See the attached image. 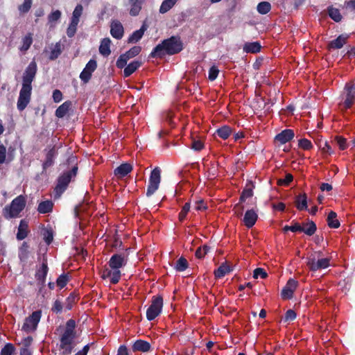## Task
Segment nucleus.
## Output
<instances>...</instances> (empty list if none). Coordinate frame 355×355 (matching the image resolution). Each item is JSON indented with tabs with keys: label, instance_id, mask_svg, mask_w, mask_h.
I'll return each instance as SVG.
<instances>
[{
	"label": "nucleus",
	"instance_id": "f257e3e1",
	"mask_svg": "<svg viewBox=\"0 0 355 355\" xmlns=\"http://www.w3.org/2000/svg\"><path fill=\"white\" fill-rule=\"evenodd\" d=\"M130 250V248H126L123 252L112 255L107 263L109 268L103 269L101 272L102 279L109 278L112 284H116L119 282L121 277L120 268L126 266Z\"/></svg>",
	"mask_w": 355,
	"mask_h": 355
},
{
	"label": "nucleus",
	"instance_id": "f03ea898",
	"mask_svg": "<svg viewBox=\"0 0 355 355\" xmlns=\"http://www.w3.org/2000/svg\"><path fill=\"white\" fill-rule=\"evenodd\" d=\"M183 49V44L180 37L171 36L164 40L162 43L157 44L150 54V58H162L166 55H175Z\"/></svg>",
	"mask_w": 355,
	"mask_h": 355
},
{
	"label": "nucleus",
	"instance_id": "7ed1b4c3",
	"mask_svg": "<svg viewBox=\"0 0 355 355\" xmlns=\"http://www.w3.org/2000/svg\"><path fill=\"white\" fill-rule=\"evenodd\" d=\"M76 157L71 156L67 159L69 163H75L70 170L62 173L57 179V184L54 188V197L59 198L67 190L71 181L76 178L78 173V165Z\"/></svg>",
	"mask_w": 355,
	"mask_h": 355
},
{
	"label": "nucleus",
	"instance_id": "20e7f679",
	"mask_svg": "<svg viewBox=\"0 0 355 355\" xmlns=\"http://www.w3.org/2000/svg\"><path fill=\"white\" fill-rule=\"evenodd\" d=\"M76 321L73 319H69L66 322L65 329L60 338L62 355H69L73 349V343L76 337Z\"/></svg>",
	"mask_w": 355,
	"mask_h": 355
},
{
	"label": "nucleus",
	"instance_id": "39448f33",
	"mask_svg": "<svg viewBox=\"0 0 355 355\" xmlns=\"http://www.w3.org/2000/svg\"><path fill=\"white\" fill-rule=\"evenodd\" d=\"M26 205V196L24 195H19L14 198L9 205H6L3 208V216L6 219L16 218L24 210Z\"/></svg>",
	"mask_w": 355,
	"mask_h": 355
},
{
	"label": "nucleus",
	"instance_id": "423d86ee",
	"mask_svg": "<svg viewBox=\"0 0 355 355\" xmlns=\"http://www.w3.org/2000/svg\"><path fill=\"white\" fill-rule=\"evenodd\" d=\"M322 254L321 251L314 252L306 258V265L311 271H317L325 269L330 266V259L320 258Z\"/></svg>",
	"mask_w": 355,
	"mask_h": 355
},
{
	"label": "nucleus",
	"instance_id": "0eeeda50",
	"mask_svg": "<svg viewBox=\"0 0 355 355\" xmlns=\"http://www.w3.org/2000/svg\"><path fill=\"white\" fill-rule=\"evenodd\" d=\"M163 307V297L161 295H155L152 298L151 304L146 311V318L151 321L155 319L162 312Z\"/></svg>",
	"mask_w": 355,
	"mask_h": 355
},
{
	"label": "nucleus",
	"instance_id": "6e6552de",
	"mask_svg": "<svg viewBox=\"0 0 355 355\" xmlns=\"http://www.w3.org/2000/svg\"><path fill=\"white\" fill-rule=\"evenodd\" d=\"M41 317V310L33 311L31 315L25 319L21 329L27 333L35 331L38 323L40 321Z\"/></svg>",
	"mask_w": 355,
	"mask_h": 355
},
{
	"label": "nucleus",
	"instance_id": "1a4fd4ad",
	"mask_svg": "<svg viewBox=\"0 0 355 355\" xmlns=\"http://www.w3.org/2000/svg\"><path fill=\"white\" fill-rule=\"evenodd\" d=\"M161 170L155 167L150 173L148 185L146 191V196H151L159 188L161 180Z\"/></svg>",
	"mask_w": 355,
	"mask_h": 355
},
{
	"label": "nucleus",
	"instance_id": "9d476101",
	"mask_svg": "<svg viewBox=\"0 0 355 355\" xmlns=\"http://www.w3.org/2000/svg\"><path fill=\"white\" fill-rule=\"evenodd\" d=\"M32 89L33 87L21 86L17 103V107L19 111L24 110L29 104L31 99Z\"/></svg>",
	"mask_w": 355,
	"mask_h": 355
},
{
	"label": "nucleus",
	"instance_id": "9b49d317",
	"mask_svg": "<svg viewBox=\"0 0 355 355\" xmlns=\"http://www.w3.org/2000/svg\"><path fill=\"white\" fill-rule=\"evenodd\" d=\"M37 67L35 60L31 61L26 68L22 76V85L32 87V83L35 78Z\"/></svg>",
	"mask_w": 355,
	"mask_h": 355
},
{
	"label": "nucleus",
	"instance_id": "f8f14e48",
	"mask_svg": "<svg viewBox=\"0 0 355 355\" xmlns=\"http://www.w3.org/2000/svg\"><path fill=\"white\" fill-rule=\"evenodd\" d=\"M254 188V185L252 182L250 181L247 183L245 187L243 189L240 198L239 202L236 205L234 209H238L236 211V215L238 216H241L243 214L244 207L241 205V203L244 202L247 198H249L253 196V189Z\"/></svg>",
	"mask_w": 355,
	"mask_h": 355
},
{
	"label": "nucleus",
	"instance_id": "ddd939ff",
	"mask_svg": "<svg viewBox=\"0 0 355 355\" xmlns=\"http://www.w3.org/2000/svg\"><path fill=\"white\" fill-rule=\"evenodd\" d=\"M306 225H309V229H305L299 223H295L293 225H291V226L286 225L283 228V230H284V232H287V231H291L293 232H304V234H306L308 236L313 235L317 230L316 224L313 221L311 220V221L308 222L306 223Z\"/></svg>",
	"mask_w": 355,
	"mask_h": 355
},
{
	"label": "nucleus",
	"instance_id": "4468645a",
	"mask_svg": "<svg viewBox=\"0 0 355 355\" xmlns=\"http://www.w3.org/2000/svg\"><path fill=\"white\" fill-rule=\"evenodd\" d=\"M346 90L345 99L340 104L342 110H347L352 107L355 102V83H347L345 85Z\"/></svg>",
	"mask_w": 355,
	"mask_h": 355
},
{
	"label": "nucleus",
	"instance_id": "2eb2a0df",
	"mask_svg": "<svg viewBox=\"0 0 355 355\" xmlns=\"http://www.w3.org/2000/svg\"><path fill=\"white\" fill-rule=\"evenodd\" d=\"M97 62L94 59H91L86 64L80 74V80L87 83L92 78V73L96 69Z\"/></svg>",
	"mask_w": 355,
	"mask_h": 355
},
{
	"label": "nucleus",
	"instance_id": "dca6fc26",
	"mask_svg": "<svg viewBox=\"0 0 355 355\" xmlns=\"http://www.w3.org/2000/svg\"><path fill=\"white\" fill-rule=\"evenodd\" d=\"M298 285L297 281L294 279H289L281 292V297L283 300L293 298V293Z\"/></svg>",
	"mask_w": 355,
	"mask_h": 355
},
{
	"label": "nucleus",
	"instance_id": "f3484780",
	"mask_svg": "<svg viewBox=\"0 0 355 355\" xmlns=\"http://www.w3.org/2000/svg\"><path fill=\"white\" fill-rule=\"evenodd\" d=\"M58 155V151L55 146H52L46 153L45 160L42 164V172L46 171L49 167L52 166L55 163V158Z\"/></svg>",
	"mask_w": 355,
	"mask_h": 355
},
{
	"label": "nucleus",
	"instance_id": "a211bd4d",
	"mask_svg": "<svg viewBox=\"0 0 355 355\" xmlns=\"http://www.w3.org/2000/svg\"><path fill=\"white\" fill-rule=\"evenodd\" d=\"M295 137L294 131L291 129H285L277 134L275 137V141L279 145L285 144L292 140Z\"/></svg>",
	"mask_w": 355,
	"mask_h": 355
},
{
	"label": "nucleus",
	"instance_id": "6ab92c4d",
	"mask_svg": "<svg viewBox=\"0 0 355 355\" xmlns=\"http://www.w3.org/2000/svg\"><path fill=\"white\" fill-rule=\"evenodd\" d=\"M124 33V29L122 24L119 20H113L110 25V34L111 35L117 40H120L123 37Z\"/></svg>",
	"mask_w": 355,
	"mask_h": 355
},
{
	"label": "nucleus",
	"instance_id": "aec40b11",
	"mask_svg": "<svg viewBox=\"0 0 355 355\" xmlns=\"http://www.w3.org/2000/svg\"><path fill=\"white\" fill-rule=\"evenodd\" d=\"M349 38L348 35H340L336 39L331 41L328 45L327 49L328 50L331 49H341L347 42V40Z\"/></svg>",
	"mask_w": 355,
	"mask_h": 355
},
{
	"label": "nucleus",
	"instance_id": "412c9836",
	"mask_svg": "<svg viewBox=\"0 0 355 355\" xmlns=\"http://www.w3.org/2000/svg\"><path fill=\"white\" fill-rule=\"evenodd\" d=\"M258 219V214L254 209L247 210L244 217L243 223L248 228H252Z\"/></svg>",
	"mask_w": 355,
	"mask_h": 355
},
{
	"label": "nucleus",
	"instance_id": "4be33fe9",
	"mask_svg": "<svg viewBox=\"0 0 355 355\" xmlns=\"http://www.w3.org/2000/svg\"><path fill=\"white\" fill-rule=\"evenodd\" d=\"M49 272L47 258L44 256L41 266L37 269L35 277L36 280H44L46 279Z\"/></svg>",
	"mask_w": 355,
	"mask_h": 355
},
{
	"label": "nucleus",
	"instance_id": "5701e85b",
	"mask_svg": "<svg viewBox=\"0 0 355 355\" xmlns=\"http://www.w3.org/2000/svg\"><path fill=\"white\" fill-rule=\"evenodd\" d=\"M29 233L28 223L25 219L20 220L16 238L19 241L24 240Z\"/></svg>",
	"mask_w": 355,
	"mask_h": 355
},
{
	"label": "nucleus",
	"instance_id": "b1692460",
	"mask_svg": "<svg viewBox=\"0 0 355 355\" xmlns=\"http://www.w3.org/2000/svg\"><path fill=\"white\" fill-rule=\"evenodd\" d=\"M150 349L151 345L150 343L141 339L136 340L132 346L133 352H148Z\"/></svg>",
	"mask_w": 355,
	"mask_h": 355
},
{
	"label": "nucleus",
	"instance_id": "393cba45",
	"mask_svg": "<svg viewBox=\"0 0 355 355\" xmlns=\"http://www.w3.org/2000/svg\"><path fill=\"white\" fill-rule=\"evenodd\" d=\"M132 170V166L131 164L123 163L114 169V173L117 178H122L130 173Z\"/></svg>",
	"mask_w": 355,
	"mask_h": 355
},
{
	"label": "nucleus",
	"instance_id": "a878e982",
	"mask_svg": "<svg viewBox=\"0 0 355 355\" xmlns=\"http://www.w3.org/2000/svg\"><path fill=\"white\" fill-rule=\"evenodd\" d=\"M295 205L299 211L307 210V196L306 193L299 194L295 197Z\"/></svg>",
	"mask_w": 355,
	"mask_h": 355
},
{
	"label": "nucleus",
	"instance_id": "bb28decb",
	"mask_svg": "<svg viewBox=\"0 0 355 355\" xmlns=\"http://www.w3.org/2000/svg\"><path fill=\"white\" fill-rule=\"evenodd\" d=\"M142 62L139 60H134L128 64L123 70L124 78L130 76L135 71H136L141 66Z\"/></svg>",
	"mask_w": 355,
	"mask_h": 355
},
{
	"label": "nucleus",
	"instance_id": "cd10ccee",
	"mask_svg": "<svg viewBox=\"0 0 355 355\" xmlns=\"http://www.w3.org/2000/svg\"><path fill=\"white\" fill-rule=\"evenodd\" d=\"M130 4V15L131 16H137L142 8L145 0H128Z\"/></svg>",
	"mask_w": 355,
	"mask_h": 355
},
{
	"label": "nucleus",
	"instance_id": "c85d7f7f",
	"mask_svg": "<svg viewBox=\"0 0 355 355\" xmlns=\"http://www.w3.org/2000/svg\"><path fill=\"white\" fill-rule=\"evenodd\" d=\"M72 106L71 101H67L60 105L55 110V115L58 118H63L69 111Z\"/></svg>",
	"mask_w": 355,
	"mask_h": 355
},
{
	"label": "nucleus",
	"instance_id": "c756f323",
	"mask_svg": "<svg viewBox=\"0 0 355 355\" xmlns=\"http://www.w3.org/2000/svg\"><path fill=\"white\" fill-rule=\"evenodd\" d=\"M261 49V44L259 42H246L243 47L244 52L247 53H257Z\"/></svg>",
	"mask_w": 355,
	"mask_h": 355
},
{
	"label": "nucleus",
	"instance_id": "7c9ffc66",
	"mask_svg": "<svg viewBox=\"0 0 355 355\" xmlns=\"http://www.w3.org/2000/svg\"><path fill=\"white\" fill-rule=\"evenodd\" d=\"M53 202L51 200H46L44 201H42L39 203L37 206V211L40 214H49L53 211Z\"/></svg>",
	"mask_w": 355,
	"mask_h": 355
},
{
	"label": "nucleus",
	"instance_id": "2f4dec72",
	"mask_svg": "<svg viewBox=\"0 0 355 355\" xmlns=\"http://www.w3.org/2000/svg\"><path fill=\"white\" fill-rule=\"evenodd\" d=\"M111 40L108 37L103 38L99 46V53L103 56H108L111 53L110 51Z\"/></svg>",
	"mask_w": 355,
	"mask_h": 355
},
{
	"label": "nucleus",
	"instance_id": "473e14b6",
	"mask_svg": "<svg viewBox=\"0 0 355 355\" xmlns=\"http://www.w3.org/2000/svg\"><path fill=\"white\" fill-rule=\"evenodd\" d=\"M29 245L24 241L19 249L18 257L21 261L26 262L29 257Z\"/></svg>",
	"mask_w": 355,
	"mask_h": 355
},
{
	"label": "nucleus",
	"instance_id": "72a5a7b5",
	"mask_svg": "<svg viewBox=\"0 0 355 355\" xmlns=\"http://www.w3.org/2000/svg\"><path fill=\"white\" fill-rule=\"evenodd\" d=\"M146 30V26L145 25H142L141 27L139 30H137V31H134L129 36L128 42L129 43L137 42L138 41H139L142 38V37H143Z\"/></svg>",
	"mask_w": 355,
	"mask_h": 355
},
{
	"label": "nucleus",
	"instance_id": "f704fd0d",
	"mask_svg": "<svg viewBox=\"0 0 355 355\" xmlns=\"http://www.w3.org/2000/svg\"><path fill=\"white\" fill-rule=\"evenodd\" d=\"M232 270V268L225 262L222 263L216 270H214V275L216 278L223 277Z\"/></svg>",
	"mask_w": 355,
	"mask_h": 355
},
{
	"label": "nucleus",
	"instance_id": "c9c22d12",
	"mask_svg": "<svg viewBox=\"0 0 355 355\" xmlns=\"http://www.w3.org/2000/svg\"><path fill=\"white\" fill-rule=\"evenodd\" d=\"M33 34L31 33H28L21 39V46L19 48V51L25 53L31 47L33 44Z\"/></svg>",
	"mask_w": 355,
	"mask_h": 355
},
{
	"label": "nucleus",
	"instance_id": "e433bc0d",
	"mask_svg": "<svg viewBox=\"0 0 355 355\" xmlns=\"http://www.w3.org/2000/svg\"><path fill=\"white\" fill-rule=\"evenodd\" d=\"M327 222L330 228L336 229L340 225V221L337 219V214L334 211H331L329 213Z\"/></svg>",
	"mask_w": 355,
	"mask_h": 355
},
{
	"label": "nucleus",
	"instance_id": "4c0bfd02",
	"mask_svg": "<svg viewBox=\"0 0 355 355\" xmlns=\"http://www.w3.org/2000/svg\"><path fill=\"white\" fill-rule=\"evenodd\" d=\"M232 132V129L228 125H223L218 128L215 135H218L220 138L225 140L227 139Z\"/></svg>",
	"mask_w": 355,
	"mask_h": 355
},
{
	"label": "nucleus",
	"instance_id": "58836bf2",
	"mask_svg": "<svg viewBox=\"0 0 355 355\" xmlns=\"http://www.w3.org/2000/svg\"><path fill=\"white\" fill-rule=\"evenodd\" d=\"M62 51V45L60 42H56L53 47H51V51L49 59L50 60H56L61 55Z\"/></svg>",
	"mask_w": 355,
	"mask_h": 355
},
{
	"label": "nucleus",
	"instance_id": "ea45409f",
	"mask_svg": "<svg viewBox=\"0 0 355 355\" xmlns=\"http://www.w3.org/2000/svg\"><path fill=\"white\" fill-rule=\"evenodd\" d=\"M178 0H164L159 8V12L164 14L169 11L177 3Z\"/></svg>",
	"mask_w": 355,
	"mask_h": 355
},
{
	"label": "nucleus",
	"instance_id": "a19ab883",
	"mask_svg": "<svg viewBox=\"0 0 355 355\" xmlns=\"http://www.w3.org/2000/svg\"><path fill=\"white\" fill-rule=\"evenodd\" d=\"M328 14L331 19H332L336 22H339L342 20L343 17L338 8H334L333 6H329L328 8Z\"/></svg>",
	"mask_w": 355,
	"mask_h": 355
},
{
	"label": "nucleus",
	"instance_id": "79ce46f5",
	"mask_svg": "<svg viewBox=\"0 0 355 355\" xmlns=\"http://www.w3.org/2000/svg\"><path fill=\"white\" fill-rule=\"evenodd\" d=\"M271 10V4L268 1H261L257 6V12L261 15H266Z\"/></svg>",
	"mask_w": 355,
	"mask_h": 355
},
{
	"label": "nucleus",
	"instance_id": "37998d69",
	"mask_svg": "<svg viewBox=\"0 0 355 355\" xmlns=\"http://www.w3.org/2000/svg\"><path fill=\"white\" fill-rule=\"evenodd\" d=\"M83 6L81 4H78L76 6V8L72 13V17L71 19V21H72V23H74V24L79 23L80 17L83 14Z\"/></svg>",
	"mask_w": 355,
	"mask_h": 355
},
{
	"label": "nucleus",
	"instance_id": "c03bdc74",
	"mask_svg": "<svg viewBox=\"0 0 355 355\" xmlns=\"http://www.w3.org/2000/svg\"><path fill=\"white\" fill-rule=\"evenodd\" d=\"M188 266L189 263L187 260L184 257H181L176 261L175 269L178 272H183L188 268Z\"/></svg>",
	"mask_w": 355,
	"mask_h": 355
},
{
	"label": "nucleus",
	"instance_id": "a18cd8bd",
	"mask_svg": "<svg viewBox=\"0 0 355 355\" xmlns=\"http://www.w3.org/2000/svg\"><path fill=\"white\" fill-rule=\"evenodd\" d=\"M316 144L323 153L328 155H332L334 153V150L331 148L328 141H324L322 144V142H316Z\"/></svg>",
	"mask_w": 355,
	"mask_h": 355
},
{
	"label": "nucleus",
	"instance_id": "49530a36",
	"mask_svg": "<svg viewBox=\"0 0 355 355\" xmlns=\"http://www.w3.org/2000/svg\"><path fill=\"white\" fill-rule=\"evenodd\" d=\"M191 204L190 202H186L182 207L180 212L178 214V219L180 222H183L187 217V214L190 211Z\"/></svg>",
	"mask_w": 355,
	"mask_h": 355
},
{
	"label": "nucleus",
	"instance_id": "de8ad7c7",
	"mask_svg": "<svg viewBox=\"0 0 355 355\" xmlns=\"http://www.w3.org/2000/svg\"><path fill=\"white\" fill-rule=\"evenodd\" d=\"M334 140L338 144L339 149L340 150H344L347 148L348 144L347 142V139L343 136L336 135L334 137Z\"/></svg>",
	"mask_w": 355,
	"mask_h": 355
},
{
	"label": "nucleus",
	"instance_id": "09e8293b",
	"mask_svg": "<svg viewBox=\"0 0 355 355\" xmlns=\"http://www.w3.org/2000/svg\"><path fill=\"white\" fill-rule=\"evenodd\" d=\"M78 300V297L76 294L74 293H71L66 299V309L67 310H71L73 307V304H75Z\"/></svg>",
	"mask_w": 355,
	"mask_h": 355
},
{
	"label": "nucleus",
	"instance_id": "8fccbe9b",
	"mask_svg": "<svg viewBox=\"0 0 355 355\" xmlns=\"http://www.w3.org/2000/svg\"><path fill=\"white\" fill-rule=\"evenodd\" d=\"M15 352V347L12 343H6L1 350V355H12Z\"/></svg>",
	"mask_w": 355,
	"mask_h": 355
},
{
	"label": "nucleus",
	"instance_id": "3c124183",
	"mask_svg": "<svg viewBox=\"0 0 355 355\" xmlns=\"http://www.w3.org/2000/svg\"><path fill=\"white\" fill-rule=\"evenodd\" d=\"M68 282H69L68 275L67 274L63 273L58 277V279L56 280V284L60 289H62L66 286Z\"/></svg>",
	"mask_w": 355,
	"mask_h": 355
},
{
	"label": "nucleus",
	"instance_id": "603ef678",
	"mask_svg": "<svg viewBox=\"0 0 355 355\" xmlns=\"http://www.w3.org/2000/svg\"><path fill=\"white\" fill-rule=\"evenodd\" d=\"M141 51V47L139 46H134L131 49H130L128 51H126L124 54L126 55V57L130 60V58H132L137 55L139 54V53Z\"/></svg>",
	"mask_w": 355,
	"mask_h": 355
},
{
	"label": "nucleus",
	"instance_id": "864d4df0",
	"mask_svg": "<svg viewBox=\"0 0 355 355\" xmlns=\"http://www.w3.org/2000/svg\"><path fill=\"white\" fill-rule=\"evenodd\" d=\"M33 0H24V3L18 6V10L21 13L28 12L32 6Z\"/></svg>",
	"mask_w": 355,
	"mask_h": 355
},
{
	"label": "nucleus",
	"instance_id": "5fc2aeb1",
	"mask_svg": "<svg viewBox=\"0 0 355 355\" xmlns=\"http://www.w3.org/2000/svg\"><path fill=\"white\" fill-rule=\"evenodd\" d=\"M298 146L305 150H311L313 148V145L310 140L303 138L298 141Z\"/></svg>",
	"mask_w": 355,
	"mask_h": 355
},
{
	"label": "nucleus",
	"instance_id": "6e6d98bb",
	"mask_svg": "<svg viewBox=\"0 0 355 355\" xmlns=\"http://www.w3.org/2000/svg\"><path fill=\"white\" fill-rule=\"evenodd\" d=\"M128 57H126V55L121 54L117 59L116 62V66L119 69H123L125 68L127 66V62L128 61Z\"/></svg>",
	"mask_w": 355,
	"mask_h": 355
},
{
	"label": "nucleus",
	"instance_id": "4d7b16f0",
	"mask_svg": "<svg viewBox=\"0 0 355 355\" xmlns=\"http://www.w3.org/2000/svg\"><path fill=\"white\" fill-rule=\"evenodd\" d=\"M293 180V175L291 173H287L284 179H279L277 180V184L279 186H288Z\"/></svg>",
	"mask_w": 355,
	"mask_h": 355
},
{
	"label": "nucleus",
	"instance_id": "13d9d810",
	"mask_svg": "<svg viewBox=\"0 0 355 355\" xmlns=\"http://www.w3.org/2000/svg\"><path fill=\"white\" fill-rule=\"evenodd\" d=\"M260 277L261 279H265L268 277V274L263 268H257L253 272V277L257 279Z\"/></svg>",
	"mask_w": 355,
	"mask_h": 355
},
{
	"label": "nucleus",
	"instance_id": "bf43d9fd",
	"mask_svg": "<svg viewBox=\"0 0 355 355\" xmlns=\"http://www.w3.org/2000/svg\"><path fill=\"white\" fill-rule=\"evenodd\" d=\"M44 240L47 245L51 243L53 239V232L51 230H44L43 232Z\"/></svg>",
	"mask_w": 355,
	"mask_h": 355
},
{
	"label": "nucleus",
	"instance_id": "052dcab7",
	"mask_svg": "<svg viewBox=\"0 0 355 355\" xmlns=\"http://www.w3.org/2000/svg\"><path fill=\"white\" fill-rule=\"evenodd\" d=\"M78 24V23L74 24L72 23V21H71L70 24L67 30V35L69 37H72L75 35Z\"/></svg>",
	"mask_w": 355,
	"mask_h": 355
},
{
	"label": "nucleus",
	"instance_id": "680f3d73",
	"mask_svg": "<svg viewBox=\"0 0 355 355\" xmlns=\"http://www.w3.org/2000/svg\"><path fill=\"white\" fill-rule=\"evenodd\" d=\"M191 148L196 151H200L204 148V144L201 140L193 139Z\"/></svg>",
	"mask_w": 355,
	"mask_h": 355
},
{
	"label": "nucleus",
	"instance_id": "e2e57ef3",
	"mask_svg": "<svg viewBox=\"0 0 355 355\" xmlns=\"http://www.w3.org/2000/svg\"><path fill=\"white\" fill-rule=\"evenodd\" d=\"M296 313L293 309H288L284 315V322H288V321H293L296 318Z\"/></svg>",
	"mask_w": 355,
	"mask_h": 355
},
{
	"label": "nucleus",
	"instance_id": "0e129e2a",
	"mask_svg": "<svg viewBox=\"0 0 355 355\" xmlns=\"http://www.w3.org/2000/svg\"><path fill=\"white\" fill-rule=\"evenodd\" d=\"M61 17V12L58 10H56L53 12H52L49 16H48V20L49 22H54L57 21Z\"/></svg>",
	"mask_w": 355,
	"mask_h": 355
},
{
	"label": "nucleus",
	"instance_id": "69168bd1",
	"mask_svg": "<svg viewBox=\"0 0 355 355\" xmlns=\"http://www.w3.org/2000/svg\"><path fill=\"white\" fill-rule=\"evenodd\" d=\"M219 73V70L215 66H212L209 70V79L211 81L216 80Z\"/></svg>",
	"mask_w": 355,
	"mask_h": 355
},
{
	"label": "nucleus",
	"instance_id": "338daca9",
	"mask_svg": "<svg viewBox=\"0 0 355 355\" xmlns=\"http://www.w3.org/2000/svg\"><path fill=\"white\" fill-rule=\"evenodd\" d=\"M62 302L58 300H56L53 304V306L51 308V311L53 312V313H60L62 312Z\"/></svg>",
	"mask_w": 355,
	"mask_h": 355
},
{
	"label": "nucleus",
	"instance_id": "774afa93",
	"mask_svg": "<svg viewBox=\"0 0 355 355\" xmlns=\"http://www.w3.org/2000/svg\"><path fill=\"white\" fill-rule=\"evenodd\" d=\"M53 99L55 103H59L62 100V93L59 89H55L53 92Z\"/></svg>",
	"mask_w": 355,
	"mask_h": 355
}]
</instances>
